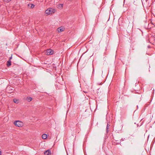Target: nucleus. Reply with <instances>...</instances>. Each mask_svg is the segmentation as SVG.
Here are the masks:
<instances>
[{
    "label": "nucleus",
    "instance_id": "5",
    "mask_svg": "<svg viewBox=\"0 0 155 155\" xmlns=\"http://www.w3.org/2000/svg\"><path fill=\"white\" fill-rule=\"evenodd\" d=\"M64 30V29L62 28H60L57 29V31L58 32H61L63 31Z\"/></svg>",
    "mask_w": 155,
    "mask_h": 155
},
{
    "label": "nucleus",
    "instance_id": "15",
    "mask_svg": "<svg viewBox=\"0 0 155 155\" xmlns=\"http://www.w3.org/2000/svg\"><path fill=\"white\" fill-rule=\"evenodd\" d=\"M1 154V151H0V155Z\"/></svg>",
    "mask_w": 155,
    "mask_h": 155
},
{
    "label": "nucleus",
    "instance_id": "14",
    "mask_svg": "<svg viewBox=\"0 0 155 155\" xmlns=\"http://www.w3.org/2000/svg\"><path fill=\"white\" fill-rule=\"evenodd\" d=\"M94 72V69H93V72H92V73H93H93Z\"/></svg>",
    "mask_w": 155,
    "mask_h": 155
},
{
    "label": "nucleus",
    "instance_id": "11",
    "mask_svg": "<svg viewBox=\"0 0 155 155\" xmlns=\"http://www.w3.org/2000/svg\"><path fill=\"white\" fill-rule=\"evenodd\" d=\"M109 126H110V125L109 126V124H107V128H106L107 132V133H108V129L109 128Z\"/></svg>",
    "mask_w": 155,
    "mask_h": 155
},
{
    "label": "nucleus",
    "instance_id": "13",
    "mask_svg": "<svg viewBox=\"0 0 155 155\" xmlns=\"http://www.w3.org/2000/svg\"><path fill=\"white\" fill-rule=\"evenodd\" d=\"M12 58V56H11V57H10L9 60H10Z\"/></svg>",
    "mask_w": 155,
    "mask_h": 155
},
{
    "label": "nucleus",
    "instance_id": "2",
    "mask_svg": "<svg viewBox=\"0 0 155 155\" xmlns=\"http://www.w3.org/2000/svg\"><path fill=\"white\" fill-rule=\"evenodd\" d=\"M14 124L15 126L19 127H21L23 125V123L19 120L15 121L14 122Z\"/></svg>",
    "mask_w": 155,
    "mask_h": 155
},
{
    "label": "nucleus",
    "instance_id": "12",
    "mask_svg": "<svg viewBox=\"0 0 155 155\" xmlns=\"http://www.w3.org/2000/svg\"><path fill=\"white\" fill-rule=\"evenodd\" d=\"M58 6L60 7V8H62L63 6V5L61 4H59Z\"/></svg>",
    "mask_w": 155,
    "mask_h": 155
},
{
    "label": "nucleus",
    "instance_id": "8",
    "mask_svg": "<svg viewBox=\"0 0 155 155\" xmlns=\"http://www.w3.org/2000/svg\"><path fill=\"white\" fill-rule=\"evenodd\" d=\"M13 101L15 103L18 104L19 102V100L16 99H13Z\"/></svg>",
    "mask_w": 155,
    "mask_h": 155
},
{
    "label": "nucleus",
    "instance_id": "10",
    "mask_svg": "<svg viewBox=\"0 0 155 155\" xmlns=\"http://www.w3.org/2000/svg\"><path fill=\"white\" fill-rule=\"evenodd\" d=\"M32 100V97H27V100L28 102H30Z\"/></svg>",
    "mask_w": 155,
    "mask_h": 155
},
{
    "label": "nucleus",
    "instance_id": "6",
    "mask_svg": "<svg viewBox=\"0 0 155 155\" xmlns=\"http://www.w3.org/2000/svg\"><path fill=\"white\" fill-rule=\"evenodd\" d=\"M11 60H9L7 62V65L8 67L10 66L11 64Z\"/></svg>",
    "mask_w": 155,
    "mask_h": 155
},
{
    "label": "nucleus",
    "instance_id": "3",
    "mask_svg": "<svg viewBox=\"0 0 155 155\" xmlns=\"http://www.w3.org/2000/svg\"><path fill=\"white\" fill-rule=\"evenodd\" d=\"M47 54L48 55H51L53 54V51L51 49H48L47 51Z\"/></svg>",
    "mask_w": 155,
    "mask_h": 155
},
{
    "label": "nucleus",
    "instance_id": "4",
    "mask_svg": "<svg viewBox=\"0 0 155 155\" xmlns=\"http://www.w3.org/2000/svg\"><path fill=\"white\" fill-rule=\"evenodd\" d=\"M44 154L45 155H51V151L47 150L44 152Z\"/></svg>",
    "mask_w": 155,
    "mask_h": 155
},
{
    "label": "nucleus",
    "instance_id": "9",
    "mask_svg": "<svg viewBox=\"0 0 155 155\" xmlns=\"http://www.w3.org/2000/svg\"><path fill=\"white\" fill-rule=\"evenodd\" d=\"M35 5L33 4H28V6H30L31 8H33L34 7Z\"/></svg>",
    "mask_w": 155,
    "mask_h": 155
},
{
    "label": "nucleus",
    "instance_id": "1",
    "mask_svg": "<svg viewBox=\"0 0 155 155\" xmlns=\"http://www.w3.org/2000/svg\"><path fill=\"white\" fill-rule=\"evenodd\" d=\"M55 12V10L52 8H49L45 11V13L47 15L51 14Z\"/></svg>",
    "mask_w": 155,
    "mask_h": 155
},
{
    "label": "nucleus",
    "instance_id": "7",
    "mask_svg": "<svg viewBox=\"0 0 155 155\" xmlns=\"http://www.w3.org/2000/svg\"><path fill=\"white\" fill-rule=\"evenodd\" d=\"M42 137L43 139H45L47 138V134H43L42 135Z\"/></svg>",
    "mask_w": 155,
    "mask_h": 155
}]
</instances>
